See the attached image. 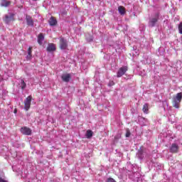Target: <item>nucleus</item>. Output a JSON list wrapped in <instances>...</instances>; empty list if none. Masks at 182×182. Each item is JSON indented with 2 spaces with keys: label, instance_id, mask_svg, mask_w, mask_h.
<instances>
[{
  "label": "nucleus",
  "instance_id": "nucleus-25",
  "mask_svg": "<svg viewBox=\"0 0 182 182\" xmlns=\"http://www.w3.org/2000/svg\"><path fill=\"white\" fill-rule=\"evenodd\" d=\"M119 139H120V136L117 135V136H114V141H117V140H119Z\"/></svg>",
  "mask_w": 182,
  "mask_h": 182
},
{
  "label": "nucleus",
  "instance_id": "nucleus-16",
  "mask_svg": "<svg viewBox=\"0 0 182 182\" xmlns=\"http://www.w3.org/2000/svg\"><path fill=\"white\" fill-rule=\"evenodd\" d=\"M175 100H178L179 102H181L182 100V92H178L176 95L175 97H173Z\"/></svg>",
  "mask_w": 182,
  "mask_h": 182
},
{
  "label": "nucleus",
  "instance_id": "nucleus-3",
  "mask_svg": "<svg viewBox=\"0 0 182 182\" xmlns=\"http://www.w3.org/2000/svg\"><path fill=\"white\" fill-rule=\"evenodd\" d=\"M14 21H15V14L13 13H9V15H6L4 18V22L7 24L10 22H14Z\"/></svg>",
  "mask_w": 182,
  "mask_h": 182
},
{
  "label": "nucleus",
  "instance_id": "nucleus-19",
  "mask_svg": "<svg viewBox=\"0 0 182 182\" xmlns=\"http://www.w3.org/2000/svg\"><path fill=\"white\" fill-rule=\"evenodd\" d=\"M143 153H144V151L143 149V146L140 147V149L138 151V156L139 159H143Z\"/></svg>",
  "mask_w": 182,
  "mask_h": 182
},
{
  "label": "nucleus",
  "instance_id": "nucleus-23",
  "mask_svg": "<svg viewBox=\"0 0 182 182\" xmlns=\"http://www.w3.org/2000/svg\"><path fill=\"white\" fill-rule=\"evenodd\" d=\"M107 182H116V181L112 178H108Z\"/></svg>",
  "mask_w": 182,
  "mask_h": 182
},
{
  "label": "nucleus",
  "instance_id": "nucleus-24",
  "mask_svg": "<svg viewBox=\"0 0 182 182\" xmlns=\"http://www.w3.org/2000/svg\"><path fill=\"white\" fill-rule=\"evenodd\" d=\"M108 86H114V81H109L108 83Z\"/></svg>",
  "mask_w": 182,
  "mask_h": 182
},
{
  "label": "nucleus",
  "instance_id": "nucleus-22",
  "mask_svg": "<svg viewBox=\"0 0 182 182\" xmlns=\"http://www.w3.org/2000/svg\"><path fill=\"white\" fill-rule=\"evenodd\" d=\"M178 29L179 31V33L182 35V22H181L178 26Z\"/></svg>",
  "mask_w": 182,
  "mask_h": 182
},
{
  "label": "nucleus",
  "instance_id": "nucleus-13",
  "mask_svg": "<svg viewBox=\"0 0 182 182\" xmlns=\"http://www.w3.org/2000/svg\"><path fill=\"white\" fill-rule=\"evenodd\" d=\"M61 79L63 80V82H69L71 79L70 74L63 75Z\"/></svg>",
  "mask_w": 182,
  "mask_h": 182
},
{
  "label": "nucleus",
  "instance_id": "nucleus-27",
  "mask_svg": "<svg viewBox=\"0 0 182 182\" xmlns=\"http://www.w3.org/2000/svg\"><path fill=\"white\" fill-rule=\"evenodd\" d=\"M0 182H6V181L4 180L2 178H0Z\"/></svg>",
  "mask_w": 182,
  "mask_h": 182
},
{
  "label": "nucleus",
  "instance_id": "nucleus-18",
  "mask_svg": "<svg viewBox=\"0 0 182 182\" xmlns=\"http://www.w3.org/2000/svg\"><path fill=\"white\" fill-rule=\"evenodd\" d=\"M93 136V132L90 129L87 130L86 137L87 139H91Z\"/></svg>",
  "mask_w": 182,
  "mask_h": 182
},
{
  "label": "nucleus",
  "instance_id": "nucleus-4",
  "mask_svg": "<svg viewBox=\"0 0 182 182\" xmlns=\"http://www.w3.org/2000/svg\"><path fill=\"white\" fill-rule=\"evenodd\" d=\"M59 46H60V49H61L62 50H65L68 49V41H66V39L61 37L60 38Z\"/></svg>",
  "mask_w": 182,
  "mask_h": 182
},
{
  "label": "nucleus",
  "instance_id": "nucleus-21",
  "mask_svg": "<svg viewBox=\"0 0 182 182\" xmlns=\"http://www.w3.org/2000/svg\"><path fill=\"white\" fill-rule=\"evenodd\" d=\"M26 87V83H25V80H21V89L23 90Z\"/></svg>",
  "mask_w": 182,
  "mask_h": 182
},
{
  "label": "nucleus",
  "instance_id": "nucleus-9",
  "mask_svg": "<svg viewBox=\"0 0 182 182\" xmlns=\"http://www.w3.org/2000/svg\"><path fill=\"white\" fill-rule=\"evenodd\" d=\"M48 22L50 26H56V25H58V21L56 20V18H55L54 16H51Z\"/></svg>",
  "mask_w": 182,
  "mask_h": 182
},
{
  "label": "nucleus",
  "instance_id": "nucleus-5",
  "mask_svg": "<svg viewBox=\"0 0 182 182\" xmlns=\"http://www.w3.org/2000/svg\"><path fill=\"white\" fill-rule=\"evenodd\" d=\"M129 70V67L127 66H123L121 67L118 72L117 73V77H122V76H123V75H124L126 73V72H127Z\"/></svg>",
  "mask_w": 182,
  "mask_h": 182
},
{
  "label": "nucleus",
  "instance_id": "nucleus-20",
  "mask_svg": "<svg viewBox=\"0 0 182 182\" xmlns=\"http://www.w3.org/2000/svg\"><path fill=\"white\" fill-rule=\"evenodd\" d=\"M32 58V47H29L28 50V55L26 57L27 59H31Z\"/></svg>",
  "mask_w": 182,
  "mask_h": 182
},
{
  "label": "nucleus",
  "instance_id": "nucleus-10",
  "mask_svg": "<svg viewBox=\"0 0 182 182\" xmlns=\"http://www.w3.org/2000/svg\"><path fill=\"white\" fill-rule=\"evenodd\" d=\"M54 50H56V45L53 43H49L47 47V51L48 52H54Z\"/></svg>",
  "mask_w": 182,
  "mask_h": 182
},
{
  "label": "nucleus",
  "instance_id": "nucleus-17",
  "mask_svg": "<svg viewBox=\"0 0 182 182\" xmlns=\"http://www.w3.org/2000/svg\"><path fill=\"white\" fill-rule=\"evenodd\" d=\"M118 11L121 15H124L126 14V9L122 6L118 7Z\"/></svg>",
  "mask_w": 182,
  "mask_h": 182
},
{
  "label": "nucleus",
  "instance_id": "nucleus-28",
  "mask_svg": "<svg viewBox=\"0 0 182 182\" xmlns=\"http://www.w3.org/2000/svg\"><path fill=\"white\" fill-rule=\"evenodd\" d=\"M14 113H15V114L18 113V109H15L14 111Z\"/></svg>",
  "mask_w": 182,
  "mask_h": 182
},
{
  "label": "nucleus",
  "instance_id": "nucleus-12",
  "mask_svg": "<svg viewBox=\"0 0 182 182\" xmlns=\"http://www.w3.org/2000/svg\"><path fill=\"white\" fill-rule=\"evenodd\" d=\"M43 41H45V36H43V33H41L38 36V43L42 45Z\"/></svg>",
  "mask_w": 182,
  "mask_h": 182
},
{
  "label": "nucleus",
  "instance_id": "nucleus-8",
  "mask_svg": "<svg viewBox=\"0 0 182 182\" xmlns=\"http://www.w3.org/2000/svg\"><path fill=\"white\" fill-rule=\"evenodd\" d=\"M26 21L28 26H33V19H32V17L31 16H26Z\"/></svg>",
  "mask_w": 182,
  "mask_h": 182
},
{
  "label": "nucleus",
  "instance_id": "nucleus-11",
  "mask_svg": "<svg viewBox=\"0 0 182 182\" xmlns=\"http://www.w3.org/2000/svg\"><path fill=\"white\" fill-rule=\"evenodd\" d=\"M180 103H181V101H178L177 100H174L173 98V100H172V106L173 107H175V109H180Z\"/></svg>",
  "mask_w": 182,
  "mask_h": 182
},
{
  "label": "nucleus",
  "instance_id": "nucleus-2",
  "mask_svg": "<svg viewBox=\"0 0 182 182\" xmlns=\"http://www.w3.org/2000/svg\"><path fill=\"white\" fill-rule=\"evenodd\" d=\"M160 16L159 13H156L155 14V17L152 18L149 20V26H151V28H154V26H156V23L159 21V17Z\"/></svg>",
  "mask_w": 182,
  "mask_h": 182
},
{
  "label": "nucleus",
  "instance_id": "nucleus-14",
  "mask_svg": "<svg viewBox=\"0 0 182 182\" xmlns=\"http://www.w3.org/2000/svg\"><path fill=\"white\" fill-rule=\"evenodd\" d=\"M11 5V1L8 0H1V6H4V8H6Z\"/></svg>",
  "mask_w": 182,
  "mask_h": 182
},
{
  "label": "nucleus",
  "instance_id": "nucleus-7",
  "mask_svg": "<svg viewBox=\"0 0 182 182\" xmlns=\"http://www.w3.org/2000/svg\"><path fill=\"white\" fill-rule=\"evenodd\" d=\"M178 150H179V147L178 145H177V144H172L171 146L169 149V151L170 153H178Z\"/></svg>",
  "mask_w": 182,
  "mask_h": 182
},
{
  "label": "nucleus",
  "instance_id": "nucleus-1",
  "mask_svg": "<svg viewBox=\"0 0 182 182\" xmlns=\"http://www.w3.org/2000/svg\"><path fill=\"white\" fill-rule=\"evenodd\" d=\"M32 103V95L28 96L24 100V109L28 111L31 109V105Z\"/></svg>",
  "mask_w": 182,
  "mask_h": 182
},
{
  "label": "nucleus",
  "instance_id": "nucleus-15",
  "mask_svg": "<svg viewBox=\"0 0 182 182\" xmlns=\"http://www.w3.org/2000/svg\"><path fill=\"white\" fill-rule=\"evenodd\" d=\"M142 111L145 114H149V104L146 103L143 105Z\"/></svg>",
  "mask_w": 182,
  "mask_h": 182
},
{
  "label": "nucleus",
  "instance_id": "nucleus-26",
  "mask_svg": "<svg viewBox=\"0 0 182 182\" xmlns=\"http://www.w3.org/2000/svg\"><path fill=\"white\" fill-rule=\"evenodd\" d=\"M126 137H130V132H127Z\"/></svg>",
  "mask_w": 182,
  "mask_h": 182
},
{
  "label": "nucleus",
  "instance_id": "nucleus-6",
  "mask_svg": "<svg viewBox=\"0 0 182 182\" xmlns=\"http://www.w3.org/2000/svg\"><path fill=\"white\" fill-rule=\"evenodd\" d=\"M21 132L25 136H31L32 134V129H31L29 127H21Z\"/></svg>",
  "mask_w": 182,
  "mask_h": 182
}]
</instances>
